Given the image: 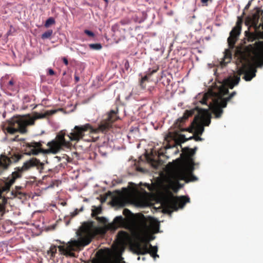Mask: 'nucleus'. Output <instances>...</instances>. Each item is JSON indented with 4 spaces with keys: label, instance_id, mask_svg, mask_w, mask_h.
Here are the masks:
<instances>
[{
    "label": "nucleus",
    "instance_id": "obj_49",
    "mask_svg": "<svg viewBox=\"0 0 263 263\" xmlns=\"http://www.w3.org/2000/svg\"><path fill=\"white\" fill-rule=\"evenodd\" d=\"M106 3H108V0H104Z\"/></svg>",
    "mask_w": 263,
    "mask_h": 263
},
{
    "label": "nucleus",
    "instance_id": "obj_38",
    "mask_svg": "<svg viewBox=\"0 0 263 263\" xmlns=\"http://www.w3.org/2000/svg\"><path fill=\"white\" fill-rule=\"evenodd\" d=\"M194 140L196 141H202V138H201L198 135H195Z\"/></svg>",
    "mask_w": 263,
    "mask_h": 263
},
{
    "label": "nucleus",
    "instance_id": "obj_6",
    "mask_svg": "<svg viewBox=\"0 0 263 263\" xmlns=\"http://www.w3.org/2000/svg\"><path fill=\"white\" fill-rule=\"evenodd\" d=\"M57 112V110H50L46 111L44 114L34 112L33 117L28 119L13 118L8 122L5 130L8 134L11 135H15L17 133L26 134L28 132V126L33 125L35 120L52 115Z\"/></svg>",
    "mask_w": 263,
    "mask_h": 263
},
{
    "label": "nucleus",
    "instance_id": "obj_18",
    "mask_svg": "<svg viewBox=\"0 0 263 263\" xmlns=\"http://www.w3.org/2000/svg\"><path fill=\"white\" fill-rule=\"evenodd\" d=\"M57 252V247L55 245H51L49 250L47 251V255L49 256L50 259H53Z\"/></svg>",
    "mask_w": 263,
    "mask_h": 263
},
{
    "label": "nucleus",
    "instance_id": "obj_44",
    "mask_svg": "<svg viewBox=\"0 0 263 263\" xmlns=\"http://www.w3.org/2000/svg\"><path fill=\"white\" fill-rule=\"evenodd\" d=\"M8 84L10 86H13L14 85V81H13V80H11L10 81H9Z\"/></svg>",
    "mask_w": 263,
    "mask_h": 263
},
{
    "label": "nucleus",
    "instance_id": "obj_36",
    "mask_svg": "<svg viewBox=\"0 0 263 263\" xmlns=\"http://www.w3.org/2000/svg\"><path fill=\"white\" fill-rule=\"evenodd\" d=\"M236 94V91L232 92L230 95L227 97V100H230L234 96H235Z\"/></svg>",
    "mask_w": 263,
    "mask_h": 263
},
{
    "label": "nucleus",
    "instance_id": "obj_34",
    "mask_svg": "<svg viewBox=\"0 0 263 263\" xmlns=\"http://www.w3.org/2000/svg\"><path fill=\"white\" fill-rule=\"evenodd\" d=\"M207 100L208 97L205 95H204L202 100L200 101V103L202 104H206L208 106L209 105H208L207 104Z\"/></svg>",
    "mask_w": 263,
    "mask_h": 263
},
{
    "label": "nucleus",
    "instance_id": "obj_43",
    "mask_svg": "<svg viewBox=\"0 0 263 263\" xmlns=\"http://www.w3.org/2000/svg\"><path fill=\"white\" fill-rule=\"evenodd\" d=\"M74 80H75L76 82H78L80 80L79 77L77 75L75 74L74 75Z\"/></svg>",
    "mask_w": 263,
    "mask_h": 263
},
{
    "label": "nucleus",
    "instance_id": "obj_42",
    "mask_svg": "<svg viewBox=\"0 0 263 263\" xmlns=\"http://www.w3.org/2000/svg\"><path fill=\"white\" fill-rule=\"evenodd\" d=\"M148 226L147 225V235L148 238L150 240V241L152 240H153L155 237H150L148 235Z\"/></svg>",
    "mask_w": 263,
    "mask_h": 263
},
{
    "label": "nucleus",
    "instance_id": "obj_20",
    "mask_svg": "<svg viewBox=\"0 0 263 263\" xmlns=\"http://www.w3.org/2000/svg\"><path fill=\"white\" fill-rule=\"evenodd\" d=\"M195 135H193L188 138H185V135L182 134H179L176 139L177 143H184L188 140L194 139Z\"/></svg>",
    "mask_w": 263,
    "mask_h": 263
},
{
    "label": "nucleus",
    "instance_id": "obj_31",
    "mask_svg": "<svg viewBox=\"0 0 263 263\" xmlns=\"http://www.w3.org/2000/svg\"><path fill=\"white\" fill-rule=\"evenodd\" d=\"M11 141H24L25 139L23 138H20L19 135H17L14 136V138L10 139Z\"/></svg>",
    "mask_w": 263,
    "mask_h": 263
},
{
    "label": "nucleus",
    "instance_id": "obj_32",
    "mask_svg": "<svg viewBox=\"0 0 263 263\" xmlns=\"http://www.w3.org/2000/svg\"><path fill=\"white\" fill-rule=\"evenodd\" d=\"M83 210V207H82L80 210H78V209H76L72 213H71V217H74L77 215L80 211H82Z\"/></svg>",
    "mask_w": 263,
    "mask_h": 263
},
{
    "label": "nucleus",
    "instance_id": "obj_7",
    "mask_svg": "<svg viewBox=\"0 0 263 263\" xmlns=\"http://www.w3.org/2000/svg\"><path fill=\"white\" fill-rule=\"evenodd\" d=\"M131 186L122 189V195L116 196L112 195L110 191L106 192L105 188H99L95 191L96 197H188L186 196H157L152 195L145 191L141 186H137L134 183H130Z\"/></svg>",
    "mask_w": 263,
    "mask_h": 263
},
{
    "label": "nucleus",
    "instance_id": "obj_23",
    "mask_svg": "<svg viewBox=\"0 0 263 263\" xmlns=\"http://www.w3.org/2000/svg\"><path fill=\"white\" fill-rule=\"evenodd\" d=\"M230 100H227V98L225 99H221L220 102H218V101H216L215 103V104H218L219 106L221 107V108H224L227 106V102Z\"/></svg>",
    "mask_w": 263,
    "mask_h": 263
},
{
    "label": "nucleus",
    "instance_id": "obj_13",
    "mask_svg": "<svg viewBox=\"0 0 263 263\" xmlns=\"http://www.w3.org/2000/svg\"><path fill=\"white\" fill-rule=\"evenodd\" d=\"M22 156L18 153L14 154L10 158L2 155L0 157V166L3 168H7L11 163L18 161Z\"/></svg>",
    "mask_w": 263,
    "mask_h": 263
},
{
    "label": "nucleus",
    "instance_id": "obj_33",
    "mask_svg": "<svg viewBox=\"0 0 263 263\" xmlns=\"http://www.w3.org/2000/svg\"><path fill=\"white\" fill-rule=\"evenodd\" d=\"M84 33L90 37H93L95 36L93 32L88 30H85Z\"/></svg>",
    "mask_w": 263,
    "mask_h": 263
},
{
    "label": "nucleus",
    "instance_id": "obj_4",
    "mask_svg": "<svg viewBox=\"0 0 263 263\" xmlns=\"http://www.w3.org/2000/svg\"><path fill=\"white\" fill-rule=\"evenodd\" d=\"M104 233V230L102 228L95 227L93 222L84 223L77 232L78 239L69 242L66 247L59 246V251L65 255L74 256V253L72 251L81 250L89 244L95 236Z\"/></svg>",
    "mask_w": 263,
    "mask_h": 263
},
{
    "label": "nucleus",
    "instance_id": "obj_39",
    "mask_svg": "<svg viewBox=\"0 0 263 263\" xmlns=\"http://www.w3.org/2000/svg\"><path fill=\"white\" fill-rule=\"evenodd\" d=\"M128 23H129V21H128V20H121L120 21V23L123 25L127 24Z\"/></svg>",
    "mask_w": 263,
    "mask_h": 263
},
{
    "label": "nucleus",
    "instance_id": "obj_28",
    "mask_svg": "<svg viewBox=\"0 0 263 263\" xmlns=\"http://www.w3.org/2000/svg\"><path fill=\"white\" fill-rule=\"evenodd\" d=\"M55 23V20L53 17H49L46 20L45 24V27L48 28L50 25L54 24Z\"/></svg>",
    "mask_w": 263,
    "mask_h": 263
},
{
    "label": "nucleus",
    "instance_id": "obj_47",
    "mask_svg": "<svg viewBox=\"0 0 263 263\" xmlns=\"http://www.w3.org/2000/svg\"><path fill=\"white\" fill-rule=\"evenodd\" d=\"M84 201H88V200H87V198H85V199H84Z\"/></svg>",
    "mask_w": 263,
    "mask_h": 263
},
{
    "label": "nucleus",
    "instance_id": "obj_40",
    "mask_svg": "<svg viewBox=\"0 0 263 263\" xmlns=\"http://www.w3.org/2000/svg\"><path fill=\"white\" fill-rule=\"evenodd\" d=\"M48 74L49 75H50V76H52V75H54V71L53 69H48Z\"/></svg>",
    "mask_w": 263,
    "mask_h": 263
},
{
    "label": "nucleus",
    "instance_id": "obj_1",
    "mask_svg": "<svg viewBox=\"0 0 263 263\" xmlns=\"http://www.w3.org/2000/svg\"><path fill=\"white\" fill-rule=\"evenodd\" d=\"M117 111L111 110L108 114L106 118L101 121L97 128H95L90 124L87 123L83 125L75 126L69 134H66L65 130H61L57 135L55 139L47 143L48 147L47 149L42 148L44 142L41 140L39 142L25 143L26 153L29 155H37L40 153L56 154L63 147H70L71 141H79L82 139L85 135V132L89 130L91 133L107 132L111 127L112 123L117 120Z\"/></svg>",
    "mask_w": 263,
    "mask_h": 263
},
{
    "label": "nucleus",
    "instance_id": "obj_45",
    "mask_svg": "<svg viewBox=\"0 0 263 263\" xmlns=\"http://www.w3.org/2000/svg\"><path fill=\"white\" fill-rule=\"evenodd\" d=\"M145 186L147 187L148 190L151 191L152 190V187L149 184H145Z\"/></svg>",
    "mask_w": 263,
    "mask_h": 263
},
{
    "label": "nucleus",
    "instance_id": "obj_35",
    "mask_svg": "<svg viewBox=\"0 0 263 263\" xmlns=\"http://www.w3.org/2000/svg\"><path fill=\"white\" fill-rule=\"evenodd\" d=\"M212 1L213 0H201V2L203 6H207L208 5V2H212Z\"/></svg>",
    "mask_w": 263,
    "mask_h": 263
},
{
    "label": "nucleus",
    "instance_id": "obj_19",
    "mask_svg": "<svg viewBox=\"0 0 263 263\" xmlns=\"http://www.w3.org/2000/svg\"><path fill=\"white\" fill-rule=\"evenodd\" d=\"M197 150V147L194 148H190L187 147H184L182 149L183 152L189 158L193 157Z\"/></svg>",
    "mask_w": 263,
    "mask_h": 263
},
{
    "label": "nucleus",
    "instance_id": "obj_30",
    "mask_svg": "<svg viewBox=\"0 0 263 263\" xmlns=\"http://www.w3.org/2000/svg\"><path fill=\"white\" fill-rule=\"evenodd\" d=\"M96 219L99 223L103 224H106L108 222L107 219L104 217L96 216Z\"/></svg>",
    "mask_w": 263,
    "mask_h": 263
},
{
    "label": "nucleus",
    "instance_id": "obj_10",
    "mask_svg": "<svg viewBox=\"0 0 263 263\" xmlns=\"http://www.w3.org/2000/svg\"><path fill=\"white\" fill-rule=\"evenodd\" d=\"M42 165L39 160L36 159H32L24 163L21 167H17L15 171L13 172L5 181L4 185L0 187V197H5L2 196V194L4 192H8L12 185L15 182V180L22 177L23 172L28 170L30 168L34 166Z\"/></svg>",
    "mask_w": 263,
    "mask_h": 263
},
{
    "label": "nucleus",
    "instance_id": "obj_37",
    "mask_svg": "<svg viewBox=\"0 0 263 263\" xmlns=\"http://www.w3.org/2000/svg\"><path fill=\"white\" fill-rule=\"evenodd\" d=\"M147 159L149 161H150L152 163L156 162V160L154 158H152L151 157H147Z\"/></svg>",
    "mask_w": 263,
    "mask_h": 263
},
{
    "label": "nucleus",
    "instance_id": "obj_24",
    "mask_svg": "<svg viewBox=\"0 0 263 263\" xmlns=\"http://www.w3.org/2000/svg\"><path fill=\"white\" fill-rule=\"evenodd\" d=\"M89 47L91 49L95 50H100L102 48V46L100 43L90 44Z\"/></svg>",
    "mask_w": 263,
    "mask_h": 263
},
{
    "label": "nucleus",
    "instance_id": "obj_46",
    "mask_svg": "<svg viewBox=\"0 0 263 263\" xmlns=\"http://www.w3.org/2000/svg\"><path fill=\"white\" fill-rule=\"evenodd\" d=\"M99 199H100V200H101V202H103L105 201H106V199L107 198H99Z\"/></svg>",
    "mask_w": 263,
    "mask_h": 263
},
{
    "label": "nucleus",
    "instance_id": "obj_41",
    "mask_svg": "<svg viewBox=\"0 0 263 263\" xmlns=\"http://www.w3.org/2000/svg\"><path fill=\"white\" fill-rule=\"evenodd\" d=\"M62 60H63V61L64 62V63L66 65H68V60L65 57H63L62 58Z\"/></svg>",
    "mask_w": 263,
    "mask_h": 263
},
{
    "label": "nucleus",
    "instance_id": "obj_12",
    "mask_svg": "<svg viewBox=\"0 0 263 263\" xmlns=\"http://www.w3.org/2000/svg\"><path fill=\"white\" fill-rule=\"evenodd\" d=\"M240 77L238 76H235L233 77H230L224 81V86L220 88V93L221 96H224L229 93L228 88L233 89V87L237 85L240 81Z\"/></svg>",
    "mask_w": 263,
    "mask_h": 263
},
{
    "label": "nucleus",
    "instance_id": "obj_27",
    "mask_svg": "<svg viewBox=\"0 0 263 263\" xmlns=\"http://www.w3.org/2000/svg\"><path fill=\"white\" fill-rule=\"evenodd\" d=\"M8 198H0V211L5 210V205L7 202Z\"/></svg>",
    "mask_w": 263,
    "mask_h": 263
},
{
    "label": "nucleus",
    "instance_id": "obj_2",
    "mask_svg": "<svg viewBox=\"0 0 263 263\" xmlns=\"http://www.w3.org/2000/svg\"><path fill=\"white\" fill-rule=\"evenodd\" d=\"M122 216L116 217L111 223H108L107 228L110 230H115L118 228H124L131 232L134 241L131 243V247L138 255H144L149 253L154 259L159 257L157 254L158 248L153 246L149 242L150 240L147 235V222L142 220L138 224L135 222V215L131 211L125 209Z\"/></svg>",
    "mask_w": 263,
    "mask_h": 263
},
{
    "label": "nucleus",
    "instance_id": "obj_11",
    "mask_svg": "<svg viewBox=\"0 0 263 263\" xmlns=\"http://www.w3.org/2000/svg\"><path fill=\"white\" fill-rule=\"evenodd\" d=\"M177 180L174 183V188L173 190L175 192L183 186V184L179 183V180H184L185 183L195 181L197 180V178L193 174V170L190 169L181 170L177 174Z\"/></svg>",
    "mask_w": 263,
    "mask_h": 263
},
{
    "label": "nucleus",
    "instance_id": "obj_21",
    "mask_svg": "<svg viewBox=\"0 0 263 263\" xmlns=\"http://www.w3.org/2000/svg\"><path fill=\"white\" fill-rule=\"evenodd\" d=\"M255 72L256 70H253L246 72L245 74L243 79L247 81H251L255 76Z\"/></svg>",
    "mask_w": 263,
    "mask_h": 263
},
{
    "label": "nucleus",
    "instance_id": "obj_16",
    "mask_svg": "<svg viewBox=\"0 0 263 263\" xmlns=\"http://www.w3.org/2000/svg\"><path fill=\"white\" fill-rule=\"evenodd\" d=\"M118 237L122 243H126L130 240L129 234L125 231H120L118 234Z\"/></svg>",
    "mask_w": 263,
    "mask_h": 263
},
{
    "label": "nucleus",
    "instance_id": "obj_17",
    "mask_svg": "<svg viewBox=\"0 0 263 263\" xmlns=\"http://www.w3.org/2000/svg\"><path fill=\"white\" fill-rule=\"evenodd\" d=\"M149 227L155 233H158L159 229V223L154 219H152L149 222Z\"/></svg>",
    "mask_w": 263,
    "mask_h": 263
},
{
    "label": "nucleus",
    "instance_id": "obj_8",
    "mask_svg": "<svg viewBox=\"0 0 263 263\" xmlns=\"http://www.w3.org/2000/svg\"><path fill=\"white\" fill-rule=\"evenodd\" d=\"M250 47L251 49L249 47L243 48L241 46L236 47L234 52L235 57H237L240 62H246L248 61L252 51L258 65L262 66L263 65V42H257L254 47L253 48L252 45H250Z\"/></svg>",
    "mask_w": 263,
    "mask_h": 263
},
{
    "label": "nucleus",
    "instance_id": "obj_48",
    "mask_svg": "<svg viewBox=\"0 0 263 263\" xmlns=\"http://www.w3.org/2000/svg\"><path fill=\"white\" fill-rule=\"evenodd\" d=\"M162 155V154L160 153H158V155L159 156H160V155Z\"/></svg>",
    "mask_w": 263,
    "mask_h": 263
},
{
    "label": "nucleus",
    "instance_id": "obj_14",
    "mask_svg": "<svg viewBox=\"0 0 263 263\" xmlns=\"http://www.w3.org/2000/svg\"><path fill=\"white\" fill-rule=\"evenodd\" d=\"M206 109H208L209 111V109H211L217 118L221 117L223 114V110L218 104H213L211 102L209 104L208 108Z\"/></svg>",
    "mask_w": 263,
    "mask_h": 263
},
{
    "label": "nucleus",
    "instance_id": "obj_26",
    "mask_svg": "<svg viewBox=\"0 0 263 263\" xmlns=\"http://www.w3.org/2000/svg\"><path fill=\"white\" fill-rule=\"evenodd\" d=\"M52 30H48L42 34L41 37L42 39H48L52 35Z\"/></svg>",
    "mask_w": 263,
    "mask_h": 263
},
{
    "label": "nucleus",
    "instance_id": "obj_15",
    "mask_svg": "<svg viewBox=\"0 0 263 263\" xmlns=\"http://www.w3.org/2000/svg\"><path fill=\"white\" fill-rule=\"evenodd\" d=\"M158 69V67H157V68L153 69L152 70L149 69L148 71L146 72V75L141 78L140 80V85L142 89H145L146 87L145 82L148 81L151 76L154 73L157 72Z\"/></svg>",
    "mask_w": 263,
    "mask_h": 263
},
{
    "label": "nucleus",
    "instance_id": "obj_5",
    "mask_svg": "<svg viewBox=\"0 0 263 263\" xmlns=\"http://www.w3.org/2000/svg\"><path fill=\"white\" fill-rule=\"evenodd\" d=\"M195 115L192 125L196 135H201L204 132V126H209L211 123V115L208 109H202L198 107H195L190 110H186L182 117L178 118L176 121L177 126L181 125L182 123H185L190 117Z\"/></svg>",
    "mask_w": 263,
    "mask_h": 263
},
{
    "label": "nucleus",
    "instance_id": "obj_9",
    "mask_svg": "<svg viewBox=\"0 0 263 263\" xmlns=\"http://www.w3.org/2000/svg\"><path fill=\"white\" fill-rule=\"evenodd\" d=\"M242 24V20L238 17L235 26L230 31V36L227 39L229 48L226 49L224 52V57L220 62L222 66H226L232 60V50L236 49L235 44L239 39L241 31Z\"/></svg>",
    "mask_w": 263,
    "mask_h": 263
},
{
    "label": "nucleus",
    "instance_id": "obj_22",
    "mask_svg": "<svg viewBox=\"0 0 263 263\" xmlns=\"http://www.w3.org/2000/svg\"><path fill=\"white\" fill-rule=\"evenodd\" d=\"M184 123H182L180 126H177L176 125V122H175L174 123L175 127L178 128L179 130L180 131V132L186 131V132H189V133H193V130H194V127H193V126H192V125H191L190 127H189L187 128H184L181 127V126L183 125V124Z\"/></svg>",
    "mask_w": 263,
    "mask_h": 263
},
{
    "label": "nucleus",
    "instance_id": "obj_3",
    "mask_svg": "<svg viewBox=\"0 0 263 263\" xmlns=\"http://www.w3.org/2000/svg\"><path fill=\"white\" fill-rule=\"evenodd\" d=\"M112 204L118 206H124V201L122 199L132 200L137 202L140 206L151 204L156 210H160L163 213L171 214L180 208H182L190 201V198H111Z\"/></svg>",
    "mask_w": 263,
    "mask_h": 263
},
{
    "label": "nucleus",
    "instance_id": "obj_29",
    "mask_svg": "<svg viewBox=\"0 0 263 263\" xmlns=\"http://www.w3.org/2000/svg\"><path fill=\"white\" fill-rule=\"evenodd\" d=\"M23 189V187L22 186H15V191H12V194H15V195H24L25 194L21 191V190Z\"/></svg>",
    "mask_w": 263,
    "mask_h": 263
},
{
    "label": "nucleus",
    "instance_id": "obj_25",
    "mask_svg": "<svg viewBox=\"0 0 263 263\" xmlns=\"http://www.w3.org/2000/svg\"><path fill=\"white\" fill-rule=\"evenodd\" d=\"M102 212V209L101 207L94 206L93 209H92L91 215L92 217L96 216L98 214H100Z\"/></svg>",
    "mask_w": 263,
    "mask_h": 263
}]
</instances>
